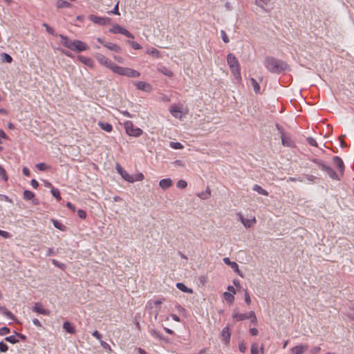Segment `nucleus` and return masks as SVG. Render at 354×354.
I'll use <instances>...</instances> for the list:
<instances>
[{
  "label": "nucleus",
  "mask_w": 354,
  "mask_h": 354,
  "mask_svg": "<svg viewBox=\"0 0 354 354\" xmlns=\"http://www.w3.org/2000/svg\"><path fill=\"white\" fill-rule=\"evenodd\" d=\"M264 66L268 71L272 73H281L289 69L286 62L273 57H267L264 61Z\"/></svg>",
  "instance_id": "1"
},
{
  "label": "nucleus",
  "mask_w": 354,
  "mask_h": 354,
  "mask_svg": "<svg viewBox=\"0 0 354 354\" xmlns=\"http://www.w3.org/2000/svg\"><path fill=\"white\" fill-rule=\"evenodd\" d=\"M227 62L235 78L241 80V67L236 57L233 54L229 53L227 56Z\"/></svg>",
  "instance_id": "2"
},
{
  "label": "nucleus",
  "mask_w": 354,
  "mask_h": 354,
  "mask_svg": "<svg viewBox=\"0 0 354 354\" xmlns=\"http://www.w3.org/2000/svg\"><path fill=\"white\" fill-rule=\"evenodd\" d=\"M113 72L120 75L127 76L129 77H138L140 75V73L136 70L130 68L121 67L118 65L115 66Z\"/></svg>",
  "instance_id": "3"
},
{
  "label": "nucleus",
  "mask_w": 354,
  "mask_h": 354,
  "mask_svg": "<svg viewBox=\"0 0 354 354\" xmlns=\"http://www.w3.org/2000/svg\"><path fill=\"white\" fill-rule=\"evenodd\" d=\"M169 111L174 118L180 120L186 114V112H184L183 106L180 104L171 105Z\"/></svg>",
  "instance_id": "4"
},
{
  "label": "nucleus",
  "mask_w": 354,
  "mask_h": 354,
  "mask_svg": "<svg viewBox=\"0 0 354 354\" xmlns=\"http://www.w3.org/2000/svg\"><path fill=\"white\" fill-rule=\"evenodd\" d=\"M126 133L130 136L138 137L142 133V131L140 128H134L131 121L124 122Z\"/></svg>",
  "instance_id": "5"
},
{
  "label": "nucleus",
  "mask_w": 354,
  "mask_h": 354,
  "mask_svg": "<svg viewBox=\"0 0 354 354\" xmlns=\"http://www.w3.org/2000/svg\"><path fill=\"white\" fill-rule=\"evenodd\" d=\"M95 58L100 64L106 66V68L113 71L116 64H114L111 59L100 53H97L95 55Z\"/></svg>",
  "instance_id": "6"
},
{
  "label": "nucleus",
  "mask_w": 354,
  "mask_h": 354,
  "mask_svg": "<svg viewBox=\"0 0 354 354\" xmlns=\"http://www.w3.org/2000/svg\"><path fill=\"white\" fill-rule=\"evenodd\" d=\"M109 32L113 33V34L120 33V34L125 35L126 37H127L129 38H131V39L134 38V36L128 30H127L126 28L122 27L121 26H120L119 24H114L112 26V28L109 29Z\"/></svg>",
  "instance_id": "7"
},
{
  "label": "nucleus",
  "mask_w": 354,
  "mask_h": 354,
  "mask_svg": "<svg viewBox=\"0 0 354 354\" xmlns=\"http://www.w3.org/2000/svg\"><path fill=\"white\" fill-rule=\"evenodd\" d=\"M88 19L95 24L106 26L111 24V19L109 17H98L93 15H90Z\"/></svg>",
  "instance_id": "8"
},
{
  "label": "nucleus",
  "mask_w": 354,
  "mask_h": 354,
  "mask_svg": "<svg viewBox=\"0 0 354 354\" xmlns=\"http://www.w3.org/2000/svg\"><path fill=\"white\" fill-rule=\"evenodd\" d=\"M116 169H117L118 172L122 176V178L123 179H124L126 181H127L129 183H131L134 182L133 176L130 175L127 171H125L119 165H117Z\"/></svg>",
  "instance_id": "9"
},
{
  "label": "nucleus",
  "mask_w": 354,
  "mask_h": 354,
  "mask_svg": "<svg viewBox=\"0 0 354 354\" xmlns=\"http://www.w3.org/2000/svg\"><path fill=\"white\" fill-rule=\"evenodd\" d=\"M87 48H88V46L84 42H83L80 40H77V39L73 40L72 50L77 51V52H82V51L86 50Z\"/></svg>",
  "instance_id": "10"
},
{
  "label": "nucleus",
  "mask_w": 354,
  "mask_h": 354,
  "mask_svg": "<svg viewBox=\"0 0 354 354\" xmlns=\"http://www.w3.org/2000/svg\"><path fill=\"white\" fill-rule=\"evenodd\" d=\"M238 216L242 224L247 228L251 227L257 223L255 217H252L250 219H248L244 218L241 213L238 214Z\"/></svg>",
  "instance_id": "11"
},
{
  "label": "nucleus",
  "mask_w": 354,
  "mask_h": 354,
  "mask_svg": "<svg viewBox=\"0 0 354 354\" xmlns=\"http://www.w3.org/2000/svg\"><path fill=\"white\" fill-rule=\"evenodd\" d=\"M334 165L339 169L340 175L342 176L344 172V164L343 160L339 156H334L333 158Z\"/></svg>",
  "instance_id": "12"
},
{
  "label": "nucleus",
  "mask_w": 354,
  "mask_h": 354,
  "mask_svg": "<svg viewBox=\"0 0 354 354\" xmlns=\"http://www.w3.org/2000/svg\"><path fill=\"white\" fill-rule=\"evenodd\" d=\"M223 262L230 266L235 272H236L239 276L242 277L243 275L241 273V271L239 268L238 264L234 261H231L228 257H225L223 259Z\"/></svg>",
  "instance_id": "13"
},
{
  "label": "nucleus",
  "mask_w": 354,
  "mask_h": 354,
  "mask_svg": "<svg viewBox=\"0 0 354 354\" xmlns=\"http://www.w3.org/2000/svg\"><path fill=\"white\" fill-rule=\"evenodd\" d=\"M32 310L37 313H39L44 315H49L50 311L43 308L41 303H35L32 308Z\"/></svg>",
  "instance_id": "14"
},
{
  "label": "nucleus",
  "mask_w": 354,
  "mask_h": 354,
  "mask_svg": "<svg viewBox=\"0 0 354 354\" xmlns=\"http://www.w3.org/2000/svg\"><path fill=\"white\" fill-rule=\"evenodd\" d=\"M136 86L138 89H140L142 91H145L147 92H149L152 89L151 86L145 82H142V81L137 82L136 83Z\"/></svg>",
  "instance_id": "15"
},
{
  "label": "nucleus",
  "mask_w": 354,
  "mask_h": 354,
  "mask_svg": "<svg viewBox=\"0 0 354 354\" xmlns=\"http://www.w3.org/2000/svg\"><path fill=\"white\" fill-rule=\"evenodd\" d=\"M172 184L173 181L169 178L162 179L159 182V186L163 189L169 188L172 185Z\"/></svg>",
  "instance_id": "16"
},
{
  "label": "nucleus",
  "mask_w": 354,
  "mask_h": 354,
  "mask_svg": "<svg viewBox=\"0 0 354 354\" xmlns=\"http://www.w3.org/2000/svg\"><path fill=\"white\" fill-rule=\"evenodd\" d=\"M78 60H80L82 64L84 65L88 66V67H93V61L89 58L86 57L82 55H79L77 57Z\"/></svg>",
  "instance_id": "17"
},
{
  "label": "nucleus",
  "mask_w": 354,
  "mask_h": 354,
  "mask_svg": "<svg viewBox=\"0 0 354 354\" xmlns=\"http://www.w3.org/2000/svg\"><path fill=\"white\" fill-rule=\"evenodd\" d=\"M308 348V345H298L292 348V351L295 354H303Z\"/></svg>",
  "instance_id": "18"
},
{
  "label": "nucleus",
  "mask_w": 354,
  "mask_h": 354,
  "mask_svg": "<svg viewBox=\"0 0 354 354\" xmlns=\"http://www.w3.org/2000/svg\"><path fill=\"white\" fill-rule=\"evenodd\" d=\"M104 46L108 48L110 50L114 51V52H120L121 50V47L118 45L111 43V42H106L104 44Z\"/></svg>",
  "instance_id": "19"
},
{
  "label": "nucleus",
  "mask_w": 354,
  "mask_h": 354,
  "mask_svg": "<svg viewBox=\"0 0 354 354\" xmlns=\"http://www.w3.org/2000/svg\"><path fill=\"white\" fill-rule=\"evenodd\" d=\"M270 0H255V4L266 12H268L266 6L270 4Z\"/></svg>",
  "instance_id": "20"
},
{
  "label": "nucleus",
  "mask_w": 354,
  "mask_h": 354,
  "mask_svg": "<svg viewBox=\"0 0 354 354\" xmlns=\"http://www.w3.org/2000/svg\"><path fill=\"white\" fill-rule=\"evenodd\" d=\"M158 71L169 77H172L174 75L173 72L165 66H159L158 67Z\"/></svg>",
  "instance_id": "21"
},
{
  "label": "nucleus",
  "mask_w": 354,
  "mask_h": 354,
  "mask_svg": "<svg viewBox=\"0 0 354 354\" xmlns=\"http://www.w3.org/2000/svg\"><path fill=\"white\" fill-rule=\"evenodd\" d=\"M0 313L1 314L7 317L8 319H15V316L13 314L4 306L0 307Z\"/></svg>",
  "instance_id": "22"
},
{
  "label": "nucleus",
  "mask_w": 354,
  "mask_h": 354,
  "mask_svg": "<svg viewBox=\"0 0 354 354\" xmlns=\"http://www.w3.org/2000/svg\"><path fill=\"white\" fill-rule=\"evenodd\" d=\"M64 329L70 334H74L75 333V328L72 326V324L66 321L63 324Z\"/></svg>",
  "instance_id": "23"
},
{
  "label": "nucleus",
  "mask_w": 354,
  "mask_h": 354,
  "mask_svg": "<svg viewBox=\"0 0 354 354\" xmlns=\"http://www.w3.org/2000/svg\"><path fill=\"white\" fill-rule=\"evenodd\" d=\"M221 335L223 338L224 339L225 343H228L230 339V329L228 327H225L223 328L221 331Z\"/></svg>",
  "instance_id": "24"
},
{
  "label": "nucleus",
  "mask_w": 354,
  "mask_h": 354,
  "mask_svg": "<svg viewBox=\"0 0 354 354\" xmlns=\"http://www.w3.org/2000/svg\"><path fill=\"white\" fill-rule=\"evenodd\" d=\"M326 172L328 175L333 180H339L340 178L338 174L329 166L328 169L326 170Z\"/></svg>",
  "instance_id": "25"
},
{
  "label": "nucleus",
  "mask_w": 354,
  "mask_h": 354,
  "mask_svg": "<svg viewBox=\"0 0 354 354\" xmlns=\"http://www.w3.org/2000/svg\"><path fill=\"white\" fill-rule=\"evenodd\" d=\"M99 127L106 132H111L113 129L112 125L107 122H99Z\"/></svg>",
  "instance_id": "26"
},
{
  "label": "nucleus",
  "mask_w": 354,
  "mask_h": 354,
  "mask_svg": "<svg viewBox=\"0 0 354 354\" xmlns=\"http://www.w3.org/2000/svg\"><path fill=\"white\" fill-rule=\"evenodd\" d=\"M56 7L57 8H71V4L64 0H57L56 1Z\"/></svg>",
  "instance_id": "27"
},
{
  "label": "nucleus",
  "mask_w": 354,
  "mask_h": 354,
  "mask_svg": "<svg viewBox=\"0 0 354 354\" xmlns=\"http://www.w3.org/2000/svg\"><path fill=\"white\" fill-rule=\"evenodd\" d=\"M176 287H177V288H178L180 290H181L183 292H186V293H192L193 292L192 289L187 287L183 283H177Z\"/></svg>",
  "instance_id": "28"
},
{
  "label": "nucleus",
  "mask_w": 354,
  "mask_h": 354,
  "mask_svg": "<svg viewBox=\"0 0 354 354\" xmlns=\"http://www.w3.org/2000/svg\"><path fill=\"white\" fill-rule=\"evenodd\" d=\"M232 317L235 319L236 321H243L245 319H248V314L246 313H238L234 312L232 314Z\"/></svg>",
  "instance_id": "29"
},
{
  "label": "nucleus",
  "mask_w": 354,
  "mask_h": 354,
  "mask_svg": "<svg viewBox=\"0 0 354 354\" xmlns=\"http://www.w3.org/2000/svg\"><path fill=\"white\" fill-rule=\"evenodd\" d=\"M253 191L258 192L259 194L263 195V196H268V192L263 189L261 186L259 185H254L252 187Z\"/></svg>",
  "instance_id": "30"
},
{
  "label": "nucleus",
  "mask_w": 354,
  "mask_h": 354,
  "mask_svg": "<svg viewBox=\"0 0 354 354\" xmlns=\"http://www.w3.org/2000/svg\"><path fill=\"white\" fill-rule=\"evenodd\" d=\"M147 53L158 58L161 57L160 51L155 48L147 50Z\"/></svg>",
  "instance_id": "31"
},
{
  "label": "nucleus",
  "mask_w": 354,
  "mask_h": 354,
  "mask_svg": "<svg viewBox=\"0 0 354 354\" xmlns=\"http://www.w3.org/2000/svg\"><path fill=\"white\" fill-rule=\"evenodd\" d=\"M250 81H251V83L253 86V89H254V92L256 93H260L261 88H260V86H259V83L257 82V81L253 77L250 78Z\"/></svg>",
  "instance_id": "32"
},
{
  "label": "nucleus",
  "mask_w": 354,
  "mask_h": 354,
  "mask_svg": "<svg viewBox=\"0 0 354 354\" xmlns=\"http://www.w3.org/2000/svg\"><path fill=\"white\" fill-rule=\"evenodd\" d=\"M223 297H224L225 299L230 304H232L234 299V295L232 294L231 292H225L223 293Z\"/></svg>",
  "instance_id": "33"
},
{
  "label": "nucleus",
  "mask_w": 354,
  "mask_h": 354,
  "mask_svg": "<svg viewBox=\"0 0 354 354\" xmlns=\"http://www.w3.org/2000/svg\"><path fill=\"white\" fill-rule=\"evenodd\" d=\"M34 193L30 190H25L24 192V198L26 200H31L34 198Z\"/></svg>",
  "instance_id": "34"
},
{
  "label": "nucleus",
  "mask_w": 354,
  "mask_h": 354,
  "mask_svg": "<svg viewBox=\"0 0 354 354\" xmlns=\"http://www.w3.org/2000/svg\"><path fill=\"white\" fill-rule=\"evenodd\" d=\"M1 59L7 63H11L12 61V58L10 55L7 53H3L1 54Z\"/></svg>",
  "instance_id": "35"
},
{
  "label": "nucleus",
  "mask_w": 354,
  "mask_h": 354,
  "mask_svg": "<svg viewBox=\"0 0 354 354\" xmlns=\"http://www.w3.org/2000/svg\"><path fill=\"white\" fill-rule=\"evenodd\" d=\"M5 340L11 344H15L19 342V339L17 337V334L14 335H10V336L6 337L5 338Z\"/></svg>",
  "instance_id": "36"
},
{
  "label": "nucleus",
  "mask_w": 354,
  "mask_h": 354,
  "mask_svg": "<svg viewBox=\"0 0 354 354\" xmlns=\"http://www.w3.org/2000/svg\"><path fill=\"white\" fill-rule=\"evenodd\" d=\"M169 146L174 149H183V145L180 142H170Z\"/></svg>",
  "instance_id": "37"
},
{
  "label": "nucleus",
  "mask_w": 354,
  "mask_h": 354,
  "mask_svg": "<svg viewBox=\"0 0 354 354\" xmlns=\"http://www.w3.org/2000/svg\"><path fill=\"white\" fill-rule=\"evenodd\" d=\"M50 192L57 200L59 201L61 199L60 193L57 189L52 187Z\"/></svg>",
  "instance_id": "38"
},
{
  "label": "nucleus",
  "mask_w": 354,
  "mask_h": 354,
  "mask_svg": "<svg viewBox=\"0 0 354 354\" xmlns=\"http://www.w3.org/2000/svg\"><path fill=\"white\" fill-rule=\"evenodd\" d=\"M198 196L202 199H207L210 196V192L209 188L207 189L205 192H201L198 194Z\"/></svg>",
  "instance_id": "39"
},
{
  "label": "nucleus",
  "mask_w": 354,
  "mask_h": 354,
  "mask_svg": "<svg viewBox=\"0 0 354 354\" xmlns=\"http://www.w3.org/2000/svg\"><path fill=\"white\" fill-rule=\"evenodd\" d=\"M36 167L39 171H45V170L48 169L50 167L44 162H40V163H38L36 165Z\"/></svg>",
  "instance_id": "40"
},
{
  "label": "nucleus",
  "mask_w": 354,
  "mask_h": 354,
  "mask_svg": "<svg viewBox=\"0 0 354 354\" xmlns=\"http://www.w3.org/2000/svg\"><path fill=\"white\" fill-rule=\"evenodd\" d=\"M53 225L55 228L59 229L60 230H64L65 227L58 221L53 220Z\"/></svg>",
  "instance_id": "41"
},
{
  "label": "nucleus",
  "mask_w": 354,
  "mask_h": 354,
  "mask_svg": "<svg viewBox=\"0 0 354 354\" xmlns=\"http://www.w3.org/2000/svg\"><path fill=\"white\" fill-rule=\"evenodd\" d=\"M0 177L4 180V181H7L8 180V176L6 175V170L4 169V168L0 165Z\"/></svg>",
  "instance_id": "42"
},
{
  "label": "nucleus",
  "mask_w": 354,
  "mask_h": 354,
  "mask_svg": "<svg viewBox=\"0 0 354 354\" xmlns=\"http://www.w3.org/2000/svg\"><path fill=\"white\" fill-rule=\"evenodd\" d=\"M176 186L179 189H185L187 186V183L184 180H180L177 182Z\"/></svg>",
  "instance_id": "43"
},
{
  "label": "nucleus",
  "mask_w": 354,
  "mask_h": 354,
  "mask_svg": "<svg viewBox=\"0 0 354 354\" xmlns=\"http://www.w3.org/2000/svg\"><path fill=\"white\" fill-rule=\"evenodd\" d=\"M127 43L129 44H130L131 46V47L133 48V49H136V50H139V49H141L142 48V46L140 44H139L138 43H136L135 41H127Z\"/></svg>",
  "instance_id": "44"
},
{
  "label": "nucleus",
  "mask_w": 354,
  "mask_h": 354,
  "mask_svg": "<svg viewBox=\"0 0 354 354\" xmlns=\"http://www.w3.org/2000/svg\"><path fill=\"white\" fill-rule=\"evenodd\" d=\"M42 26L46 28V31L49 34L52 35H55L54 30L51 27H50L47 24L44 23Z\"/></svg>",
  "instance_id": "45"
},
{
  "label": "nucleus",
  "mask_w": 354,
  "mask_h": 354,
  "mask_svg": "<svg viewBox=\"0 0 354 354\" xmlns=\"http://www.w3.org/2000/svg\"><path fill=\"white\" fill-rule=\"evenodd\" d=\"M221 35L223 41L225 43L227 44L230 41L229 37H227L226 32L223 30H221Z\"/></svg>",
  "instance_id": "46"
},
{
  "label": "nucleus",
  "mask_w": 354,
  "mask_h": 354,
  "mask_svg": "<svg viewBox=\"0 0 354 354\" xmlns=\"http://www.w3.org/2000/svg\"><path fill=\"white\" fill-rule=\"evenodd\" d=\"M144 175L142 173H138L133 176L134 182L135 181H141L144 179Z\"/></svg>",
  "instance_id": "47"
},
{
  "label": "nucleus",
  "mask_w": 354,
  "mask_h": 354,
  "mask_svg": "<svg viewBox=\"0 0 354 354\" xmlns=\"http://www.w3.org/2000/svg\"><path fill=\"white\" fill-rule=\"evenodd\" d=\"M10 333V328L4 326L2 328H0V335H5L6 334H8Z\"/></svg>",
  "instance_id": "48"
},
{
  "label": "nucleus",
  "mask_w": 354,
  "mask_h": 354,
  "mask_svg": "<svg viewBox=\"0 0 354 354\" xmlns=\"http://www.w3.org/2000/svg\"><path fill=\"white\" fill-rule=\"evenodd\" d=\"M108 13L109 14L117 15H120V12H119V10H118V2L114 6L113 9L112 10H111V11H109Z\"/></svg>",
  "instance_id": "49"
},
{
  "label": "nucleus",
  "mask_w": 354,
  "mask_h": 354,
  "mask_svg": "<svg viewBox=\"0 0 354 354\" xmlns=\"http://www.w3.org/2000/svg\"><path fill=\"white\" fill-rule=\"evenodd\" d=\"M0 236L3 237L4 239H10L12 236L9 232L1 230H0Z\"/></svg>",
  "instance_id": "50"
},
{
  "label": "nucleus",
  "mask_w": 354,
  "mask_h": 354,
  "mask_svg": "<svg viewBox=\"0 0 354 354\" xmlns=\"http://www.w3.org/2000/svg\"><path fill=\"white\" fill-rule=\"evenodd\" d=\"M8 349V347L6 344L3 342H0V351L1 352H6Z\"/></svg>",
  "instance_id": "51"
},
{
  "label": "nucleus",
  "mask_w": 354,
  "mask_h": 354,
  "mask_svg": "<svg viewBox=\"0 0 354 354\" xmlns=\"http://www.w3.org/2000/svg\"><path fill=\"white\" fill-rule=\"evenodd\" d=\"M307 141H308V143L311 146H314V147L317 146V142L313 138H311V137L308 138Z\"/></svg>",
  "instance_id": "52"
},
{
  "label": "nucleus",
  "mask_w": 354,
  "mask_h": 354,
  "mask_svg": "<svg viewBox=\"0 0 354 354\" xmlns=\"http://www.w3.org/2000/svg\"><path fill=\"white\" fill-rule=\"evenodd\" d=\"M77 215L80 218L84 219L86 217V213L83 209H79L77 211Z\"/></svg>",
  "instance_id": "53"
},
{
  "label": "nucleus",
  "mask_w": 354,
  "mask_h": 354,
  "mask_svg": "<svg viewBox=\"0 0 354 354\" xmlns=\"http://www.w3.org/2000/svg\"><path fill=\"white\" fill-rule=\"evenodd\" d=\"M258 352H259L258 344H252V347H251V353L252 354H257Z\"/></svg>",
  "instance_id": "54"
},
{
  "label": "nucleus",
  "mask_w": 354,
  "mask_h": 354,
  "mask_svg": "<svg viewBox=\"0 0 354 354\" xmlns=\"http://www.w3.org/2000/svg\"><path fill=\"white\" fill-rule=\"evenodd\" d=\"M59 37H60V43L64 46H65L66 44V41L68 39V38L65 36V35H59Z\"/></svg>",
  "instance_id": "55"
},
{
  "label": "nucleus",
  "mask_w": 354,
  "mask_h": 354,
  "mask_svg": "<svg viewBox=\"0 0 354 354\" xmlns=\"http://www.w3.org/2000/svg\"><path fill=\"white\" fill-rule=\"evenodd\" d=\"M281 142H282V144L285 146H289V143H288V141L287 140V138H286L285 135L283 133L281 132Z\"/></svg>",
  "instance_id": "56"
},
{
  "label": "nucleus",
  "mask_w": 354,
  "mask_h": 354,
  "mask_svg": "<svg viewBox=\"0 0 354 354\" xmlns=\"http://www.w3.org/2000/svg\"><path fill=\"white\" fill-rule=\"evenodd\" d=\"M245 301L248 305L251 304V299L247 291L245 292Z\"/></svg>",
  "instance_id": "57"
},
{
  "label": "nucleus",
  "mask_w": 354,
  "mask_h": 354,
  "mask_svg": "<svg viewBox=\"0 0 354 354\" xmlns=\"http://www.w3.org/2000/svg\"><path fill=\"white\" fill-rule=\"evenodd\" d=\"M92 335L93 337H95L99 341L101 340V339H102V335L97 330L93 331L92 333Z\"/></svg>",
  "instance_id": "58"
},
{
  "label": "nucleus",
  "mask_w": 354,
  "mask_h": 354,
  "mask_svg": "<svg viewBox=\"0 0 354 354\" xmlns=\"http://www.w3.org/2000/svg\"><path fill=\"white\" fill-rule=\"evenodd\" d=\"M100 344L101 346L104 348V349H108V350H111V346H109V344H107L106 342L102 341V339L100 340Z\"/></svg>",
  "instance_id": "59"
},
{
  "label": "nucleus",
  "mask_w": 354,
  "mask_h": 354,
  "mask_svg": "<svg viewBox=\"0 0 354 354\" xmlns=\"http://www.w3.org/2000/svg\"><path fill=\"white\" fill-rule=\"evenodd\" d=\"M296 181H300V182H302V181H303V179H302V178H301L290 177V178L287 180V182H296Z\"/></svg>",
  "instance_id": "60"
},
{
  "label": "nucleus",
  "mask_w": 354,
  "mask_h": 354,
  "mask_svg": "<svg viewBox=\"0 0 354 354\" xmlns=\"http://www.w3.org/2000/svg\"><path fill=\"white\" fill-rule=\"evenodd\" d=\"M73 41L71 40V39H68L67 41H66V44L65 45V47L72 50V47H73Z\"/></svg>",
  "instance_id": "61"
},
{
  "label": "nucleus",
  "mask_w": 354,
  "mask_h": 354,
  "mask_svg": "<svg viewBox=\"0 0 354 354\" xmlns=\"http://www.w3.org/2000/svg\"><path fill=\"white\" fill-rule=\"evenodd\" d=\"M0 199L6 201L9 203H12V200L8 196H7L6 195L0 194Z\"/></svg>",
  "instance_id": "62"
},
{
  "label": "nucleus",
  "mask_w": 354,
  "mask_h": 354,
  "mask_svg": "<svg viewBox=\"0 0 354 354\" xmlns=\"http://www.w3.org/2000/svg\"><path fill=\"white\" fill-rule=\"evenodd\" d=\"M30 185L35 189L37 188L38 186H39V183H38V182L35 179L31 180Z\"/></svg>",
  "instance_id": "63"
},
{
  "label": "nucleus",
  "mask_w": 354,
  "mask_h": 354,
  "mask_svg": "<svg viewBox=\"0 0 354 354\" xmlns=\"http://www.w3.org/2000/svg\"><path fill=\"white\" fill-rule=\"evenodd\" d=\"M250 333L253 336H256L258 335L259 331L257 328H252L250 329Z\"/></svg>",
  "instance_id": "64"
}]
</instances>
